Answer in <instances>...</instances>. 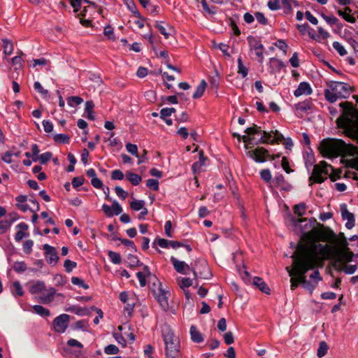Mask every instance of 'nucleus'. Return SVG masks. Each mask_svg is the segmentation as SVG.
Listing matches in <instances>:
<instances>
[{"label": "nucleus", "instance_id": "a211bd4d", "mask_svg": "<svg viewBox=\"0 0 358 358\" xmlns=\"http://www.w3.org/2000/svg\"><path fill=\"white\" fill-rule=\"evenodd\" d=\"M175 112L176 109L174 108H162L160 111V117L165 121L166 124L172 125L173 122L171 119L169 118V117H170Z\"/></svg>", "mask_w": 358, "mask_h": 358}, {"label": "nucleus", "instance_id": "c85d7f7f", "mask_svg": "<svg viewBox=\"0 0 358 358\" xmlns=\"http://www.w3.org/2000/svg\"><path fill=\"white\" fill-rule=\"evenodd\" d=\"M94 107V104L92 101H88L85 103V112L87 113V117L91 120H94V115L93 110Z\"/></svg>", "mask_w": 358, "mask_h": 358}, {"label": "nucleus", "instance_id": "39448f33", "mask_svg": "<svg viewBox=\"0 0 358 358\" xmlns=\"http://www.w3.org/2000/svg\"><path fill=\"white\" fill-rule=\"evenodd\" d=\"M333 171L332 166L322 161L320 164L315 165L312 176L310 177V180L317 183H322L327 178V176H329L331 180L334 181L336 178H339V176H336L334 173H331Z\"/></svg>", "mask_w": 358, "mask_h": 358}, {"label": "nucleus", "instance_id": "864d4df0", "mask_svg": "<svg viewBox=\"0 0 358 358\" xmlns=\"http://www.w3.org/2000/svg\"><path fill=\"white\" fill-rule=\"evenodd\" d=\"M146 185L151 189L158 190L159 189V182L155 179H148L146 182Z\"/></svg>", "mask_w": 358, "mask_h": 358}, {"label": "nucleus", "instance_id": "c756f323", "mask_svg": "<svg viewBox=\"0 0 358 358\" xmlns=\"http://www.w3.org/2000/svg\"><path fill=\"white\" fill-rule=\"evenodd\" d=\"M342 162L346 167L355 169L358 171V156L352 159H343Z\"/></svg>", "mask_w": 358, "mask_h": 358}, {"label": "nucleus", "instance_id": "603ef678", "mask_svg": "<svg viewBox=\"0 0 358 358\" xmlns=\"http://www.w3.org/2000/svg\"><path fill=\"white\" fill-rule=\"evenodd\" d=\"M126 149L131 155L138 157V147L136 145L128 143L126 144Z\"/></svg>", "mask_w": 358, "mask_h": 358}, {"label": "nucleus", "instance_id": "7ed1b4c3", "mask_svg": "<svg viewBox=\"0 0 358 358\" xmlns=\"http://www.w3.org/2000/svg\"><path fill=\"white\" fill-rule=\"evenodd\" d=\"M321 154L324 157L334 158L341 156L354 157L358 153V148L352 144L346 143L344 141L337 138H326L320 142L319 146Z\"/></svg>", "mask_w": 358, "mask_h": 358}, {"label": "nucleus", "instance_id": "4468645a", "mask_svg": "<svg viewBox=\"0 0 358 358\" xmlns=\"http://www.w3.org/2000/svg\"><path fill=\"white\" fill-rule=\"evenodd\" d=\"M43 250L45 253L46 262L50 264L55 265L59 259L55 248L48 244H45L43 245Z\"/></svg>", "mask_w": 358, "mask_h": 358}, {"label": "nucleus", "instance_id": "423d86ee", "mask_svg": "<svg viewBox=\"0 0 358 358\" xmlns=\"http://www.w3.org/2000/svg\"><path fill=\"white\" fill-rule=\"evenodd\" d=\"M163 336L166 345V358H181L179 341L174 336L173 332L171 331L163 332Z\"/></svg>", "mask_w": 358, "mask_h": 358}, {"label": "nucleus", "instance_id": "69168bd1", "mask_svg": "<svg viewBox=\"0 0 358 358\" xmlns=\"http://www.w3.org/2000/svg\"><path fill=\"white\" fill-rule=\"evenodd\" d=\"M111 178L113 180H121L124 178V174L120 170H114L111 173Z\"/></svg>", "mask_w": 358, "mask_h": 358}, {"label": "nucleus", "instance_id": "5fc2aeb1", "mask_svg": "<svg viewBox=\"0 0 358 358\" xmlns=\"http://www.w3.org/2000/svg\"><path fill=\"white\" fill-rule=\"evenodd\" d=\"M33 245H34V242L32 240L26 241L24 243L23 246H22L23 251L24 252V253H26V254L31 253V252L32 250Z\"/></svg>", "mask_w": 358, "mask_h": 358}, {"label": "nucleus", "instance_id": "aec40b11", "mask_svg": "<svg viewBox=\"0 0 358 358\" xmlns=\"http://www.w3.org/2000/svg\"><path fill=\"white\" fill-rule=\"evenodd\" d=\"M253 285L258 287L262 292L267 294H270V289L262 278L255 277L253 278Z\"/></svg>", "mask_w": 358, "mask_h": 358}, {"label": "nucleus", "instance_id": "4d7b16f0", "mask_svg": "<svg viewBox=\"0 0 358 358\" xmlns=\"http://www.w3.org/2000/svg\"><path fill=\"white\" fill-rule=\"evenodd\" d=\"M261 131H261L260 127H257V125H254L253 127H248L245 131V132L250 136L258 134L261 133Z\"/></svg>", "mask_w": 358, "mask_h": 358}, {"label": "nucleus", "instance_id": "e433bc0d", "mask_svg": "<svg viewBox=\"0 0 358 358\" xmlns=\"http://www.w3.org/2000/svg\"><path fill=\"white\" fill-rule=\"evenodd\" d=\"M238 73L241 74L243 78H245L248 73V69L243 64L241 57L238 58Z\"/></svg>", "mask_w": 358, "mask_h": 358}, {"label": "nucleus", "instance_id": "ddd939ff", "mask_svg": "<svg viewBox=\"0 0 358 358\" xmlns=\"http://www.w3.org/2000/svg\"><path fill=\"white\" fill-rule=\"evenodd\" d=\"M119 298L122 302L125 303L124 310L131 313L135 306V296L133 295L129 296L127 292H122L120 294Z\"/></svg>", "mask_w": 358, "mask_h": 358}, {"label": "nucleus", "instance_id": "a878e982", "mask_svg": "<svg viewBox=\"0 0 358 358\" xmlns=\"http://www.w3.org/2000/svg\"><path fill=\"white\" fill-rule=\"evenodd\" d=\"M157 299L160 304L161 307L166 310L168 308L169 303H168V298L166 296V294L164 291H162L160 289L159 294L157 296Z\"/></svg>", "mask_w": 358, "mask_h": 358}, {"label": "nucleus", "instance_id": "e2e57ef3", "mask_svg": "<svg viewBox=\"0 0 358 358\" xmlns=\"http://www.w3.org/2000/svg\"><path fill=\"white\" fill-rule=\"evenodd\" d=\"M116 194L122 199H125L127 196L128 193L125 192L121 187L117 186L115 188Z\"/></svg>", "mask_w": 358, "mask_h": 358}, {"label": "nucleus", "instance_id": "ea45409f", "mask_svg": "<svg viewBox=\"0 0 358 358\" xmlns=\"http://www.w3.org/2000/svg\"><path fill=\"white\" fill-rule=\"evenodd\" d=\"M3 52L6 55H10L13 51V43L8 40H3Z\"/></svg>", "mask_w": 358, "mask_h": 358}, {"label": "nucleus", "instance_id": "cd10ccee", "mask_svg": "<svg viewBox=\"0 0 358 358\" xmlns=\"http://www.w3.org/2000/svg\"><path fill=\"white\" fill-rule=\"evenodd\" d=\"M12 294L15 296H22L24 294L22 287L19 281H15L10 287Z\"/></svg>", "mask_w": 358, "mask_h": 358}, {"label": "nucleus", "instance_id": "49530a36", "mask_svg": "<svg viewBox=\"0 0 358 358\" xmlns=\"http://www.w3.org/2000/svg\"><path fill=\"white\" fill-rule=\"evenodd\" d=\"M201 6L203 8V9L208 14H215L216 10H215V7L212 6H209L206 0H202L201 1Z\"/></svg>", "mask_w": 358, "mask_h": 358}, {"label": "nucleus", "instance_id": "a18cd8bd", "mask_svg": "<svg viewBox=\"0 0 358 358\" xmlns=\"http://www.w3.org/2000/svg\"><path fill=\"white\" fill-rule=\"evenodd\" d=\"M127 5L129 10L134 13L137 17L141 18V15L138 11L134 2L132 0H128Z\"/></svg>", "mask_w": 358, "mask_h": 358}, {"label": "nucleus", "instance_id": "4be33fe9", "mask_svg": "<svg viewBox=\"0 0 358 358\" xmlns=\"http://www.w3.org/2000/svg\"><path fill=\"white\" fill-rule=\"evenodd\" d=\"M155 27L159 30V31L162 35H164L165 38L168 39L169 38V36L171 35V31L173 30L171 27H170L169 24H166V27L164 26L162 22H157Z\"/></svg>", "mask_w": 358, "mask_h": 358}, {"label": "nucleus", "instance_id": "13d9d810", "mask_svg": "<svg viewBox=\"0 0 358 358\" xmlns=\"http://www.w3.org/2000/svg\"><path fill=\"white\" fill-rule=\"evenodd\" d=\"M261 178L266 182L271 180V173L268 169H264L260 172Z\"/></svg>", "mask_w": 358, "mask_h": 358}, {"label": "nucleus", "instance_id": "338daca9", "mask_svg": "<svg viewBox=\"0 0 358 358\" xmlns=\"http://www.w3.org/2000/svg\"><path fill=\"white\" fill-rule=\"evenodd\" d=\"M268 7L272 10H278L280 8L279 0L268 1Z\"/></svg>", "mask_w": 358, "mask_h": 358}, {"label": "nucleus", "instance_id": "09e8293b", "mask_svg": "<svg viewBox=\"0 0 358 358\" xmlns=\"http://www.w3.org/2000/svg\"><path fill=\"white\" fill-rule=\"evenodd\" d=\"M119 352V348L115 345H108L104 348V352L107 355H116Z\"/></svg>", "mask_w": 358, "mask_h": 358}, {"label": "nucleus", "instance_id": "f03ea898", "mask_svg": "<svg viewBox=\"0 0 358 358\" xmlns=\"http://www.w3.org/2000/svg\"><path fill=\"white\" fill-rule=\"evenodd\" d=\"M339 106L342 112L336 120L338 129L358 143V110L348 101L340 103Z\"/></svg>", "mask_w": 358, "mask_h": 358}, {"label": "nucleus", "instance_id": "de8ad7c7", "mask_svg": "<svg viewBox=\"0 0 358 358\" xmlns=\"http://www.w3.org/2000/svg\"><path fill=\"white\" fill-rule=\"evenodd\" d=\"M341 269L343 270V271L347 274H352L356 271L357 266L356 265H347V264H345L341 266Z\"/></svg>", "mask_w": 358, "mask_h": 358}, {"label": "nucleus", "instance_id": "0eeeda50", "mask_svg": "<svg viewBox=\"0 0 358 358\" xmlns=\"http://www.w3.org/2000/svg\"><path fill=\"white\" fill-rule=\"evenodd\" d=\"M284 137L282 134L279 133L278 131L267 132L266 131H263L262 136L259 139L255 144L260 143H271L273 144L274 143H279Z\"/></svg>", "mask_w": 358, "mask_h": 358}, {"label": "nucleus", "instance_id": "58836bf2", "mask_svg": "<svg viewBox=\"0 0 358 358\" xmlns=\"http://www.w3.org/2000/svg\"><path fill=\"white\" fill-rule=\"evenodd\" d=\"M328 349V345L324 341L320 342L317 352V357L320 358L324 357L327 354Z\"/></svg>", "mask_w": 358, "mask_h": 358}, {"label": "nucleus", "instance_id": "20e7f679", "mask_svg": "<svg viewBox=\"0 0 358 358\" xmlns=\"http://www.w3.org/2000/svg\"><path fill=\"white\" fill-rule=\"evenodd\" d=\"M351 92L350 86L343 82L330 81L327 83V88L324 90V94L326 99L334 103L338 99L348 98Z\"/></svg>", "mask_w": 358, "mask_h": 358}, {"label": "nucleus", "instance_id": "4c0bfd02", "mask_svg": "<svg viewBox=\"0 0 358 358\" xmlns=\"http://www.w3.org/2000/svg\"><path fill=\"white\" fill-rule=\"evenodd\" d=\"M178 285L183 290L193 285V280L189 278H182L178 280Z\"/></svg>", "mask_w": 358, "mask_h": 358}, {"label": "nucleus", "instance_id": "9d476101", "mask_svg": "<svg viewBox=\"0 0 358 358\" xmlns=\"http://www.w3.org/2000/svg\"><path fill=\"white\" fill-rule=\"evenodd\" d=\"M70 316L67 314H62L53 320L54 330L57 333H64L68 327Z\"/></svg>", "mask_w": 358, "mask_h": 358}, {"label": "nucleus", "instance_id": "3c124183", "mask_svg": "<svg viewBox=\"0 0 358 358\" xmlns=\"http://www.w3.org/2000/svg\"><path fill=\"white\" fill-rule=\"evenodd\" d=\"M34 87L36 91H37L38 93H40L41 95L45 96L48 94V91L47 90L43 89L41 84L36 81L34 84Z\"/></svg>", "mask_w": 358, "mask_h": 358}, {"label": "nucleus", "instance_id": "f257e3e1", "mask_svg": "<svg viewBox=\"0 0 358 358\" xmlns=\"http://www.w3.org/2000/svg\"><path fill=\"white\" fill-rule=\"evenodd\" d=\"M303 239H307L306 243L300 242L297 244L294 252L291 256L293 259L292 267L287 266L286 270L289 275L301 274V284L303 287L312 292L317 284L306 280V273L321 265L331 254V248L327 244H321L318 240L326 241L324 235L304 233Z\"/></svg>", "mask_w": 358, "mask_h": 358}, {"label": "nucleus", "instance_id": "dca6fc26", "mask_svg": "<svg viewBox=\"0 0 358 358\" xmlns=\"http://www.w3.org/2000/svg\"><path fill=\"white\" fill-rule=\"evenodd\" d=\"M273 182L275 186L280 188L282 190L289 191L292 189V185L285 180L284 176L280 173L275 176Z\"/></svg>", "mask_w": 358, "mask_h": 358}, {"label": "nucleus", "instance_id": "6e6d98bb", "mask_svg": "<svg viewBox=\"0 0 358 358\" xmlns=\"http://www.w3.org/2000/svg\"><path fill=\"white\" fill-rule=\"evenodd\" d=\"M71 282L75 285H78L79 287H83L84 289H87L89 287L87 285L85 282L78 277H72Z\"/></svg>", "mask_w": 358, "mask_h": 358}, {"label": "nucleus", "instance_id": "5701e85b", "mask_svg": "<svg viewBox=\"0 0 358 358\" xmlns=\"http://www.w3.org/2000/svg\"><path fill=\"white\" fill-rule=\"evenodd\" d=\"M294 107L298 112L304 113L312 108L313 103L310 100H305L302 102L298 103L294 106Z\"/></svg>", "mask_w": 358, "mask_h": 358}, {"label": "nucleus", "instance_id": "f8f14e48", "mask_svg": "<svg viewBox=\"0 0 358 358\" xmlns=\"http://www.w3.org/2000/svg\"><path fill=\"white\" fill-rule=\"evenodd\" d=\"M171 262H172L174 268L176 270L177 272L182 273V274H187V271H190L191 268L189 266L186 264L185 262L179 261L174 257H171ZM194 279L196 280L198 278L197 273L195 271V270L192 269Z\"/></svg>", "mask_w": 358, "mask_h": 358}, {"label": "nucleus", "instance_id": "0e129e2a", "mask_svg": "<svg viewBox=\"0 0 358 358\" xmlns=\"http://www.w3.org/2000/svg\"><path fill=\"white\" fill-rule=\"evenodd\" d=\"M12 221L8 220H1L0 222V231L3 233L6 231L11 225Z\"/></svg>", "mask_w": 358, "mask_h": 358}, {"label": "nucleus", "instance_id": "f3484780", "mask_svg": "<svg viewBox=\"0 0 358 358\" xmlns=\"http://www.w3.org/2000/svg\"><path fill=\"white\" fill-rule=\"evenodd\" d=\"M312 92L313 90L309 83L301 82L297 89L294 92V94L295 96L299 97L302 95H310Z\"/></svg>", "mask_w": 358, "mask_h": 358}, {"label": "nucleus", "instance_id": "b1692460", "mask_svg": "<svg viewBox=\"0 0 358 358\" xmlns=\"http://www.w3.org/2000/svg\"><path fill=\"white\" fill-rule=\"evenodd\" d=\"M56 290L53 287H50L47 290V293L43 294V295L40 297V300L43 303H50L53 297L55 294Z\"/></svg>", "mask_w": 358, "mask_h": 358}, {"label": "nucleus", "instance_id": "6ab92c4d", "mask_svg": "<svg viewBox=\"0 0 358 358\" xmlns=\"http://www.w3.org/2000/svg\"><path fill=\"white\" fill-rule=\"evenodd\" d=\"M352 12V10L349 7H345L343 10H338L337 13L342 17L345 21L350 22V23H355L356 21V19L355 17L350 15V13Z\"/></svg>", "mask_w": 358, "mask_h": 358}, {"label": "nucleus", "instance_id": "7c9ffc66", "mask_svg": "<svg viewBox=\"0 0 358 358\" xmlns=\"http://www.w3.org/2000/svg\"><path fill=\"white\" fill-rule=\"evenodd\" d=\"M127 180L131 182L134 185H138L140 182L141 181V177L136 174L131 172H127L126 174Z\"/></svg>", "mask_w": 358, "mask_h": 358}, {"label": "nucleus", "instance_id": "412c9836", "mask_svg": "<svg viewBox=\"0 0 358 358\" xmlns=\"http://www.w3.org/2000/svg\"><path fill=\"white\" fill-rule=\"evenodd\" d=\"M45 285L42 281H36L33 282L29 287V291L31 294H36L45 290Z\"/></svg>", "mask_w": 358, "mask_h": 358}, {"label": "nucleus", "instance_id": "393cba45", "mask_svg": "<svg viewBox=\"0 0 358 358\" xmlns=\"http://www.w3.org/2000/svg\"><path fill=\"white\" fill-rule=\"evenodd\" d=\"M190 335L192 340L195 343H201L203 341L202 334L194 326L190 327Z\"/></svg>", "mask_w": 358, "mask_h": 358}, {"label": "nucleus", "instance_id": "774afa93", "mask_svg": "<svg viewBox=\"0 0 358 358\" xmlns=\"http://www.w3.org/2000/svg\"><path fill=\"white\" fill-rule=\"evenodd\" d=\"M103 34L109 39L115 38L114 34H113V28L110 25H108L104 28Z\"/></svg>", "mask_w": 358, "mask_h": 358}, {"label": "nucleus", "instance_id": "8fccbe9b", "mask_svg": "<svg viewBox=\"0 0 358 358\" xmlns=\"http://www.w3.org/2000/svg\"><path fill=\"white\" fill-rule=\"evenodd\" d=\"M77 266V264L75 262L71 261L69 259H66L64 264V266L66 272H71L73 268H75Z\"/></svg>", "mask_w": 358, "mask_h": 358}, {"label": "nucleus", "instance_id": "2f4dec72", "mask_svg": "<svg viewBox=\"0 0 358 358\" xmlns=\"http://www.w3.org/2000/svg\"><path fill=\"white\" fill-rule=\"evenodd\" d=\"M33 310L34 313L43 317H48L50 315V313L48 309L40 305L34 306Z\"/></svg>", "mask_w": 358, "mask_h": 358}, {"label": "nucleus", "instance_id": "680f3d73", "mask_svg": "<svg viewBox=\"0 0 358 358\" xmlns=\"http://www.w3.org/2000/svg\"><path fill=\"white\" fill-rule=\"evenodd\" d=\"M67 345L70 347L79 348L80 350H81L83 348V344L74 338L69 339L67 341Z\"/></svg>", "mask_w": 358, "mask_h": 358}, {"label": "nucleus", "instance_id": "bf43d9fd", "mask_svg": "<svg viewBox=\"0 0 358 358\" xmlns=\"http://www.w3.org/2000/svg\"><path fill=\"white\" fill-rule=\"evenodd\" d=\"M52 157V154L50 152H46L45 153L41 154L39 156V161L41 164H43L48 162Z\"/></svg>", "mask_w": 358, "mask_h": 358}, {"label": "nucleus", "instance_id": "f704fd0d", "mask_svg": "<svg viewBox=\"0 0 358 358\" xmlns=\"http://www.w3.org/2000/svg\"><path fill=\"white\" fill-rule=\"evenodd\" d=\"M68 310L80 316H83L88 314V311L87 309L83 308L77 306H73L70 307Z\"/></svg>", "mask_w": 358, "mask_h": 358}, {"label": "nucleus", "instance_id": "72a5a7b5", "mask_svg": "<svg viewBox=\"0 0 358 358\" xmlns=\"http://www.w3.org/2000/svg\"><path fill=\"white\" fill-rule=\"evenodd\" d=\"M53 139L58 143H69L70 141L69 136L64 134H56L53 136Z\"/></svg>", "mask_w": 358, "mask_h": 358}, {"label": "nucleus", "instance_id": "c03bdc74", "mask_svg": "<svg viewBox=\"0 0 358 358\" xmlns=\"http://www.w3.org/2000/svg\"><path fill=\"white\" fill-rule=\"evenodd\" d=\"M333 48L339 53L341 56H344L347 54V51L345 50L344 46L338 41L333 43Z\"/></svg>", "mask_w": 358, "mask_h": 358}, {"label": "nucleus", "instance_id": "bb28decb", "mask_svg": "<svg viewBox=\"0 0 358 358\" xmlns=\"http://www.w3.org/2000/svg\"><path fill=\"white\" fill-rule=\"evenodd\" d=\"M207 86V83L204 80H202L199 85L197 86L194 93L193 94V98L194 99H199L200 98L204 93V91L206 90V87Z\"/></svg>", "mask_w": 358, "mask_h": 358}, {"label": "nucleus", "instance_id": "2eb2a0df", "mask_svg": "<svg viewBox=\"0 0 358 358\" xmlns=\"http://www.w3.org/2000/svg\"><path fill=\"white\" fill-rule=\"evenodd\" d=\"M341 211L343 220H347L345 224L346 228L351 229L355 224L354 214L348 211L345 204H342L341 206Z\"/></svg>", "mask_w": 358, "mask_h": 358}, {"label": "nucleus", "instance_id": "1a4fd4ad", "mask_svg": "<svg viewBox=\"0 0 358 358\" xmlns=\"http://www.w3.org/2000/svg\"><path fill=\"white\" fill-rule=\"evenodd\" d=\"M247 155L256 162L263 163L270 158L268 151L264 148L258 147L253 150H250Z\"/></svg>", "mask_w": 358, "mask_h": 358}, {"label": "nucleus", "instance_id": "79ce46f5", "mask_svg": "<svg viewBox=\"0 0 358 358\" xmlns=\"http://www.w3.org/2000/svg\"><path fill=\"white\" fill-rule=\"evenodd\" d=\"M108 256L110 259V260L115 264H118L121 262V257L120 254L113 252V251H109L108 252Z\"/></svg>", "mask_w": 358, "mask_h": 358}, {"label": "nucleus", "instance_id": "37998d69", "mask_svg": "<svg viewBox=\"0 0 358 358\" xmlns=\"http://www.w3.org/2000/svg\"><path fill=\"white\" fill-rule=\"evenodd\" d=\"M291 276V289H294L298 287L299 284L301 283V274H294Z\"/></svg>", "mask_w": 358, "mask_h": 358}, {"label": "nucleus", "instance_id": "9b49d317", "mask_svg": "<svg viewBox=\"0 0 358 358\" xmlns=\"http://www.w3.org/2000/svg\"><path fill=\"white\" fill-rule=\"evenodd\" d=\"M353 254L345 246L337 250L336 252V261L341 266L351 262Z\"/></svg>", "mask_w": 358, "mask_h": 358}, {"label": "nucleus", "instance_id": "473e14b6", "mask_svg": "<svg viewBox=\"0 0 358 358\" xmlns=\"http://www.w3.org/2000/svg\"><path fill=\"white\" fill-rule=\"evenodd\" d=\"M306 206L304 203H300L294 206V213L299 217L303 216L306 213Z\"/></svg>", "mask_w": 358, "mask_h": 358}, {"label": "nucleus", "instance_id": "a19ab883", "mask_svg": "<svg viewBox=\"0 0 358 358\" xmlns=\"http://www.w3.org/2000/svg\"><path fill=\"white\" fill-rule=\"evenodd\" d=\"M13 268L17 273H22L27 270V265L24 262H15L13 264Z\"/></svg>", "mask_w": 358, "mask_h": 358}, {"label": "nucleus", "instance_id": "6e6552de", "mask_svg": "<svg viewBox=\"0 0 358 358\" xmlns=\"http://www.w3.org/2000/svg\"><path fill=\"white\" fill-rule=\"evenodd\" d=\"M247 40L248 41L250 50H255V55L258 57L259 62L262 63L264 60V46L260 40L252 36H248Z\"/></svg>", "mask_w": 358, "mask_h": 358}, {"label": "nucleus", "instance_id": "c9c22d12", "mask_svg": "<svg viewBox=\"0 0 358 358\" xmlns=\"http://www.w3.org/2000/svg\"><path fill=\"white\" fill-rule=\"evenodd\" d=\"M130 207L135 211L142 210L145 207V201L143 200H134L130 203Z\"/></svg>", "mask_w": 358, "mask_h": 358}, {"label": "nucleus", "instance_id": "052dcab7", "mask_svg": "<svg viewBox=\"0 0 358 358\" xmlns=\"http://www.w3.org/2000/svg\"><path fill=\"white\" fill-rule=\"evenodd\" d=\"M322 16L323 19L330 25L336 24L338 22V20L333 15H326L323 14Z\"/></svg>", "mask_w": 358, "mask_h": 358}]
</instances>
